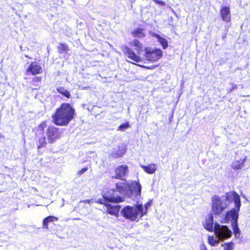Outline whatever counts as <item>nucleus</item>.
Instances as JSON below:
<instances>
[{
    "label": "nucleus",
    "mask_w": 250,
    "mask_h": 250,
    "mask_svg": "<svg viewBox=\"0 0 250 250\" xmlns=\"http://www.w3.org/2000/svg\"><path fill=\"white\" fill-rule=\"evenodd\" d=\"M42 71V67L36 62L31 63L27 69V72H30L32 75L40 74Z\"/></svg>",
    "instance_id": "9b49d317"
},
{
    "label": "nucleus",
    "mask_w": 250,
    "mask_h": 250,
    "mask_svg": "<svg viewBox=\"0 0 250 250\" xmlns=\"http://www.w3.org/2000/svg\"><path fill=\"white\" fill-rule=\"evenodd\" d=\"M58 92L63 96H65L67 98H69L70 96V94L68 91L66 89H64L63 87H61L57 89Z\"/></svg>",
    "instance_id": "4be33fe9"
},
{
    "label": "nucleus",
    "mask_w": 250,
    "mask_h": 250,
    "mask_svg": "<svg viewBox=\"0 0 250 250\" xmlns=\"http://www.w3.org/2000/svg\"><path fill=\"white\" fill-rule=\"evenodd\" d=\"M246 161V157H244L240 160H235L232 162L231 167L234 170H238L241 169L244 166V163Z\"/></svg>",
    "instance_id": "ddd939ff"
},
{
    "label": "nucleus",
    "mask_w": 250,
    "mask_h": 250,
    "mask_svg": "<svg viewBox=\"0 0 250 250\" xmlns=\"http://www.w3.org/2000/svg\"><path fill=\"white\" fill-rule=\"evenodd\" d=\"M200 250H207V249L206 246L203 244L200 246Z\"/></svg>",
    "instance_id": "c756f323"
},
{
    "label": "nucleus",
    "mask_w": 250,
    "mask_h": 250,
    "mask_svg": "<svg viewBox=\"0 0 250 250\" xmlns=\"http://www.w3.org/2000/svg\"><path fill=\"white\" fill-rule=\"evenodd\" d=\"M90 202V200H86V201H84V202L87 203H89Z\"/></svg>",
    "instance_id": "2f4dec72"
},
{
    "label": "nucleus",
    "mask_w": 250,
    "mask_h": 250,
    "mask_svg": "<svg viewBox=\"0 0 250 250\" xmlns=\"http://www.w3.org/2000/svg\"><path fill=\"white\" fill-rule=\"evenodd\" d=\"M121 213L125 218L132 222L138 219L139 217L142 218L145 215L142 204H137L134 206H126L122 209Z\"/></svg>",
    "instance_id": "39448f33"
},
{
    "label": "nucleus",
    "mask_w": 250,
    "mask_h": 250,
    "mask_svg": "<svg viewBox=\"0 0 250 250\" xmlns=\"http://www.w3.org/2000/svg\"><path fill=\"white\" fill-rule=\"evenodd\" d=\"M220 15L224 21L227 22L230 21L231 16L229 8L227 6H223L220 10Z\"/></svg>",
    "instance_id": "9d476101"
},
{
    "label": "nucleus",
    "mask_w": 250,
    "mask_h": 250,
    "mask_svg": "<svg viewBox=\"0 0 250 250\" xmlns=\"http://www.w3.org/2000/svg\"><path fill=\"white\" fill-rule=\"evenodd\" d=\"M39 142L40 145L38 147L40 148L46 144V139L44 136L42 137L39 139Z\"/></svg>",
    "instance_id": "b1692460"
},
{
    "label": "nucleus",
    "mask_w": 250,
    "mask_h": 250,
    "mask_svg": "<svg viewBox=\"0 0 250 250\" xmlns=\"http://www.w3.org/2000/svg\"><path fill=\"white\" fill-rule=\"evenodd\" d=\"M60 53H64L68 50V47L65 43H60L57 47Z\"/></svg>",
    "instance_id": "412c9836"
},
{
    "label": "nucleus",
    "mask_w": 250,
    "mask_h": 250,
    "mask_svg": "<svg viewBox=\"0 0 250 250\" xmlns=\"http://www.w3.org/2000/svg\"><path fill=\"white\" fill-rule=\"evenodd\" d=\"M116 178L125 180L128 173V167L126 165H121L116 169Z\"/></svg>",
    "instance_id": "6e6552de"
},
{
    "label": "nucleus",
    "mask_w": 250,
    "mask_h": 250,
    "mask_svg": "<svg viewBox=\"0 0 250 250\" xmlns=\"http://www.w3.org/2000/svg\"><path fill=\"white\" fill-rule=\"evenodd\" d=\"M131 34L133 37L139 39L143 38L146 36L145 30L142 28L135 29L131 32Z\"/></svg>",
    "instance_id": "4468645a"
},
{
    "label": "nucleus",
    "mask_w": 250,
    "mask_h": 250,
    "mask_svg": "<svg viewBox=\"0 0 250 250\" xmlns=\"http://www.w3.org/2000/svg\"><path fill=\"white\" fill-rule=\"evenodd\" d=\"M129 127V123L127 122L126 123H125V124L121 125L118 127V130H119V131H124L127 128H128Z\"/></svg>",
    "instance_id": "5701e85b"
},
{
    "label": "nucleus",
    "mask_w": 250,
    "mask_h": 250,
    "mask_svg": "<svg viewBox=\"0 0 250 250\" xmlns=\"http://www.w3.org/2000/svg\"><path fill=\"white\" fill-rule=\"evenodd\" d=\"M74 109L69 104H63L52 116L54 123L58 125L65 126L73 119Z\"/></svg>",
    "instance_id": "7ed1b4c3"
},
{
    "label": "nucleus",
    "mask_w": 250,
    "mask_h": 250,
    "mask_svg": "<svg viewBox=\"0 0 250 250\" xmlns=\"http://www.w3.org/2000/svg\"><path fill=\"white\" fill-rule=\"evenodd\" d=\"M234 203V208L227 211L225 216V223L228 222L232 217L236 218L241 206L240 198L235 191L227 193L225 196L219 197L214 195L211 199L212 211L215 215H220L228 208L229 204Z\"/></svg>",
    "instance_id": "f03ea898"
},
{
    "label": "nucleus",
    "mask_w": 250,
    "mask_h": 250,
    "mask_svg": "<svg viewBox=\"0 0 250 250\" xmlns=\"http://www.w3.org/2000/svg\"><path fill=\"white\" fill-rule=\"evenodd\" d=\"M87 170L88 168L87 167L83 168L80 171H79L78 174L81 175L85 173Z\"/></svg>",
    "instance_id": "c85d7f7f"
},
{
    "label": "nucleus",
    "mask_w": 250,
    "mask_h": 250,
    "mask_svg": "<svg viewBox=\"0 0 250 250\" xmlns=\"http://www.w3.org/2000/svg\"><path fill=\"white\" fill-rule=\"evenodd\" d=\"M141 185L137 181L130 183H117L116 184V190L110 189L103 195V199L98 201L105 206L106 210L108 213L117 215L120 210L121 206L112 205L108 202L120 203L124 201V198L119 195V193L124 194L133 199H137L141 193Z\"/></svg>",
    "instance_id": "f257e3e1"
},
{
    "label": "nucleus",
    "mask_w": 250,
    "mask_h": 250,
    "mask_svg": "<svg viewBox=\"0 0 250 250\" xmlns=\"http://www.w3.org/2000/svg\"><path fill=\"white\" fill-rule=\"evenodd\" d=\"M151 36L157 38L158 41L160 42V43L162 45L164 49H165L168 46V42L167 40L160 37L159 35L153 32L151 34Z\"/></svg>",
    "instance_id": "a211bd4d"
},
{
    "label": "nucleus",
    "mask_w": 250,
    "mask_h": 250,
    "mask_svg": "<svg viewBox=\"0 0 250 250\" xmlns=\"http://www.w3.org/2000/svg\"><path fill=\"white\" fill-rule=\"evenodd\" d=\"M76 220H80V218H76Z\"/></svg>",
    "instance_id": "473e14b6"
},
{
    "label": "nucleus",
    "mask_w": 250,
    "mask_h": 250,
    "mask_svg": "<svg viewBox=\"0 0 250 250\" xmlns=\"http://www.w3.org/2000/svg\"><path fill=\"white\" fill-rule=\"evenodd\" d=\"M225 250H232V243H228L227 244L225 248Z\"/></svg>",
    "instance_id": "a878e982"
},
{
    "label": "nucleus",
    "mask_w": 250,
    "mask_h": 250,
    "mask_svg": "<svg viewBox=\"0 0 250 250\" xmlns=\"http://www.w3.org/2000/svg\"><path fill=\"white\" fill-rule=\"evenodd\" d=\"M238 219V214H237L236 218H234V217H232L231 220H232V229L233 230V232L236 238H239L240 236V230L238 228L237 221Z\"/></svg>",
    "instance_id": "f8f14e48"
},
{
    "label": "nucleus",
    "mask_w": 250,
    "mask_h": 250,
    "mask_svg": "<svg viewBox=\"0 0 250 250\" xmlns=\"http://www.w3.org/2000/svg\"><path fill=\"white\" fill-rule=\"evenodd\" d=\"M58 218L55 216H49L44 218L43 220V228L45 229H48V224L50 222H53L57 221Z\"/></svg>",
    "instance_id": "6ab92c4d"
},
{
    "label": "nucleus",
    "mask_w": 250,
    "mask_h": 250,
    "mask_svg": "<svg viewBox=\"0 0 250 250\" xmlns=\"http://www.w3.org/2000/svg\"><path fill=\"white\" fill-rule=\"evenodd\" d=\"M145 58L150 62H156L160 59L163 54L160 49H153L149 47H146L145 49Z\"/></svg>",
    "instance_id": "423d86ee"
},
{
    "label": "nucleus",
    "mask_w": 250,
    "mask_h": 250,
    "mask_svg": "<svg viewBox=\"0 0 250 250\" xmlns=\"http://www.w3.org/2000/svg\"><path fill=\"white\" fill-rule=\"evenodd\" d=\"M46 123L45 122L42 123L39 126V130L41 131H43L44 127H46Z\"/></svg>",
    "instance_id": "393cba45"
},
{
    "label": "nucleus",
    "mask_w": 250,
    "mask_h": 250,
    "mask_svg": "<svg viewBox=\"0 0 250 250\" xmlns=\"http://www.w3.org/2000/svg\"><path fill=\"white\" fill-rule=\"evenodd\" d=\"M205 229L209 231H214L215 234L219 238H229L232 235V231L227 226L220 225L215 223L214 225L212 214L209 215L203 222Z\"/></svg>",
    "instance_id": "20e7f679"
},
{
    "label": "nucleus",
    "mask_w": 250,
    "mask_h": 250,
    "mask_svg": "<svg viewBox=\"0 0 250 250\" xmlns=\"http://www.w3.org/2000/svg\"><path fill=\"white\" fill-rule=\"evenodd\" d=\"M46 134L49 143H53L55 142L57 139L59 138L60 136V133L58 128L51 126L48 127Z\"/></svg>",
    "instance_id": "0eeeda50"
},
{
    "label": "nucleus",
    "mask_w": 250,
    "mask_h": 250,
    "mask_svg": "<svg viewBox=\"0 0 250 250\" xmlns=\"http://www.w3.org/2000/svg\"><path fill=\"white\" fill-rule=\"evenodd\" d=\"M144 170L148 174H153L156 170V165L155 164H151L147 166L140 165Z\"/></svg>",
    "instance_id": "2eb2a0df"
},
{
    "label": "nucleus",
    "mask_w": 250,
    "mask_h": 250,
    "mask_svg": "<svg viewBox=\"0 0 250 250\" xmlns=\"http://www.w3.org/2000/svg\"><path fill=\"white\" fill-rule=\"evenodd\" d=\"M155 3L160 4L162 6H164L166 5V2L161 0H153Z\"/></svg>",
    "instance_id": "bb28decb"
},
{
    "label": "nucleus",
    "mask_w": 250,
    "mask_h": 250,
    "mask_svg": "<svg viewBox=\"0 0 250 250\" xmlns=\"http://www.w3.org/2000/svg\"><path fill=\"white\" fill-rule=\"evenodd\" d=\"M123 52L129 58L136 62H140L141 59L139 56L136 54L130 48L127 46H125L123 49Z\"/></svg>",
    "instance_id": "1a4fd4ad"
},
{
    "label": "nucleus",
    "mask_w": 250,
    "mask_h": 250,
    "mask_svg": "<svg viewBox=\"0 0 250 250\" xmlns=\"http://www.w3.org/2000/svg\"><path fill=\"white\" fill-rule=\"evenodd\" d=\"M130 44L131 46L134 47V49L136 51L138 54H141L143 50V45L138 40H134L131 43H130Z\"/></svg>",
    "instance_id": "dca6fc26"
},
{
    "label": "nucleus",
    "mask_w": 250,
    "mask_h": 250,
    "mask_svg": "<svg viewBox=\"0 0 250 250\" xmlns=\"http://www.w3.org/2000/svg\"><path fill=\"white\" fill-rule=\"evenodd\" d=\"M150 206V204L149 202H147L145 205V209H144V212H145V214L146 213L147 210Z\"/></svg>",
    "instance_id": "cd10ccee"
},
{
    "label": "nucleus",
    "mask_w": 250,
    "mask_h": 250,
    "mask_svg": "<svg viewBox=\"0 0 250 250\" xmlns=\"http://www.w3.org/2000/svg\"><path fill=\"white\" fill-rule=\"evenodd\" d=\"M25 57H27V58H29V57L28 56H27V55H25Z\"/></svg>",
    "instance_id": "72a5a7b5"
},
{
    "label": "nucleus",
    "mask_w": 250,
    "mask_h": 250,
    "mask_svg": "<svg viewBox=\"0 0 250 250\" xmlns=\"http://www.w3.org/2000/svg\"><path fill=\"white\" fill-rule=\"evenodd\" d=\"M125 152V148L124 146H119L117 148L115 149L114 151L111 154V155L114 158H119Z\"/></svg>",
    "instance_id": "f3484780"
},
{
    "label": "nucleus",
    "mask_w": 250,
    "mask_h": 250,
    "mask_svg": "<svg viewBox=\"0 0 250 250\" xmlns=\"http://www.w3.org/2000/svg\"><path fill=\"white\" fill-rule=\"evenodd\" d=\"M236 87V84H232V88H230L229 91H228V92H232V90L235 88Z\"/></svg>",
    "instance_id": "7c9ffc66"
},
{
    "label": "nucleus",
    "mask_w": 250,
    "mask_h": 250,
    "mask_svg": "<svg viewBox=\"0 0 250 250\" xmlns=\"http://www.w3.org/2000/svg\"><path fill=\"white\" fill-rule=\"evenodd\" d=\"M215 235H216L215 234ZM226 238H219L217 236L215 237L214 236H209L208 237V243L212 246H214L216 245L218 243L219 240H222L224 239H226Z\"/></svg>",
    "instance_id": "aec40b11"
}]
</instances>
